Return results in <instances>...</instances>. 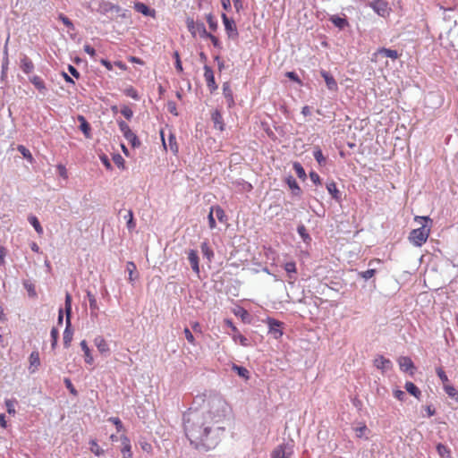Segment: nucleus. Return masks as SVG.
<instances>
[{
  "label": "nucleus",
  "mask_w": 458,
  "mask_h": 458,
  "mask_svg": "<svg viewBox=\"0 0 458 458\" xmlns=\"http://www.w3.org/2000/svg\"><path fill=\"white\" fill-rule=\"evenodd\" d=\"M198 395L193 403L202 402L200 408H189L182 416L183 429L191 445L200 452L215 449L225 432V420L229 413L225 400L219 394Z\"/></svg>",
  "instance_id": "f257e3e1"
},
{
  "label": "nucleus",
  "mask_w": 458,
  "mask_h": 458,
  "mask_svg": "<svg viewBox=\"0 0 458 458\" xmlns=\"http://www.w3.org/2000/svg\"><path fill=\"white\" fill-rule=\"evenodd\" d=\"M64 310L66 314V319H65V329L64 331L63 340H64V347L68 348L71 344V342L72 340L73 331L72 330V322H71V316H72V296L69 293H66L65 294V301H64Z\"/></svg>",
  "instance_id": "f03ea898"
},
{
  "label": "nucleus",
  "mask_w": 458,
  "mask_h": 458,
  "mask_svg": "<svg viewBox=\"0 0 458 458\" xmlns=\"http://www.w3.org/2000/svg\"><path fill=\"white\" fill-rule=\"evenodd\" d=\"M429 232L430 230L422 225L420 227L411 230L409 240L414 246L420 247L427 242Z\"/></svg>",
  "instance_id": "7ed1b4c3"
},
{
  "label": "nucleus",
  "mask_w": 458,
  "mask_h": 458,
  "mask_svg": "<svg viewBox=\"0 0 458 458\" xmlns=\"http://www.w3.org/2000/svg\"><path fill=\"white\" fill-rule=\"evenodd\" d=\"M186 25L192 37L199 35L200 38H204V36L208 33L202 21H195L192 18L188 17L186 20Z\"/></svg>",
  "instance_id": "20e7f679"
},
{
  "label": "nucleus",
  "mask_w": 458,
  "mask_h": 458,
  "mask_svg": "<svg viewBox=\"0 0 458 458\" xmlns=\"http://www.w3.org/2000/svg\"><path fill=\"white\" fill-rule=\"evenodd\" d=\"M293 454V445L290 442L283 443L271 453V458H291Z\"/></svg>",
  "instance_id": "39448f33"
},
{
  "label": "nucleus",
  "mask_w": 458,
  "mask_h": 458,
  "mask_svg": "<svg viewBox=\"0 0 458 458\" xmlns=\"http://www.w3.org/2000/svg\"><path fill=\"white\" fill-rule=\"evenodd\" d=\"M369 6L379 16L386 17L390 13L388 2L386 0H372Z\"/></svg>",
  "instance_id": "423d86ee"
},
{
  "label": "nucleus",
  "mask_w": 458,
  "mask_h": 458,
  "mask_svg": "<svg viewBox=\"0 0 458 458\" xmlns=\"http://www.w3.org/2000/svg\"><path fill=\"white\" fill-rule=\"evenodd\" d=\"M222 20L228 37L232 38H236L238 36V30L234 21L228 18L225 13H222Z\"/></svg>",
  "instance_id": "0eeeda50"
},
{
  "label": "nucleus",
  "mask_w": 458,
  "mask_h": 458,
  "mask_svg": "<svg viewBox=\"0 0 458 458\" xmlns=\"http://www.w3.org/2000/svg\"><path fill=\"white\" fill-rule=\"evenodd\" d=\"M204 78L206 80L207 86L211 92L217 89L218 87L215 81L213 70L208 65L204 66Z\"/></svg>",
  "instance_id": "6e6552de"
},
{
  "label": "nucleus",
  "mask_w": 458,
  "mask_h": 458,
  "mask_svg": "<svg viewBox=\"0 0 458 458\" xmlns=\"http://www.w3.org/2000/svg\"><path fill=\"white\" fill-rule=\"evenodd\" d=\"M267 325L269 328V333H271L276 339H278L283 335V332L281 330V327L283 325L282 322L275 319V318H267Z\"/></svg>",
  "instance_id": "1a4fd4ad"
},
{
  "label": "nucleus",
  "mask_w": 458,
  "mask_h": 458,
  "mask_svg": "<svg viewBox=\"0 0 458 458\" xmlns=\"http://www.w3.org/2000/svg\"><path fill=\"white\" fill-rule=\"evenodd\" d=\"M374 365L377 369L382 372L390 370L393 368V363L389 359L385 358L382 355H378L374 360Z\"/></svg>",
  "instance_id": "9d476101"
},
{
  "label": "nucleus",
  "mask_w": 458,
  "mask_h": 458,
  "mask_svg": "<svg viewBox=\"0 0 458 458\" xmlns=\"http://www.w3.org/2000/svg\"><path fill=\"white\" fill-rule=\"evenodd\" d=\"M398 364L400 367V369L403 372L410 371L411 375L414 374V363L411 360L410 357L407 356H402L398 359Z\"/></svg>",
  "instance_id": "9b49d317"
},
{
  "label": "nucleus",
  "mask_w": 458,
  "mask_h": 458,
  "mask_svg": "<svg viewBox=\"0 0 458 458\" xmlns=\"http://www.w3.org/2000/svg\"><path fill=\"white\" fill-rule=\"evenodd\" d=\"M320 75L324 78L327 87L331 91H336L338 85L335 78L327 71L321 70Z\"/></svg>",
  "instance_id": "f8f14e48"
},
{
  "label": "nucleus",
  "mask_w": 458,
  "mask_h": 458,
  "mask_svg": "<svg viewBox=\"0 0 458 458\" xmlns=\"http://www.w3.org/2000/svg\"><path fill=\"white\" fill-rule=\"evenodd\" d=\"M223 95L226 100L227 106L229 108L234 106V99L233 90L231 89V85L228 81L223 83L222 86Z\"/></svg>",
  "instance_id": "ddd939ff"
},
{
  "label": "nucleus",
  "mask_w": 458,
  "mask_h": 458,
  "mask_svg": "<svg viewBox=\"0 0 458 458\" xmlns=\"http://www.w3.org/2000/svg\"><path fill=\"white\" fill-rule=\"evenodd\" d=\"M188 260L191 264V269L196 273L199 274V255L198 251L195 250H190L188 252Z\"/></svg>",
  "instance_id": "4468645a"
},
{
  "label": "nucleus",
  "mask_w": 458,
  "mask_h": 458,
  "mask_svg": "<svg viewBox=\"0 0 458 458\" xmlns=\"http://www.w3.org/2000/svg\"><path fill=\"white\" fill-rule=\"evenodd\" d=\"M123 458H132L131 441L126 436L121 437Z\"/></svg>",
  "instance_id": "2eb2a0df"
},
{
  "label": "nucleus",
  "mask_w": 458,
  "mask_h": 458,
  "mask_svg": "<svg viewBox=\"0 0 458 458\" xmlns=\"http://www.w3.org/2000/svg\"><path fill=\"white\" fill-rule=\"evenodd\" d=\"M211 120L214 123V128L223 131L225 130V123L222 114L219 110H215L211 114Z\"/></svg>",
  "instance_id": "dca6fc26"
},
{
  "label": "nucleus",
  "mask_w": 458,
  "mask_h": 458,
  "mask_svg": "<svg viewBox=\"0 0 458 458\" xmlns=\"http://www.w3.org/2000/svg\"><path fill=\"white\" fill-rule=\"evenodd\" d=\"M121 11V7L117 4H114L110 2H103L99 4L98 12L101 14H106L109 12H116L119 13Z\"/></svg>",
  "instance_id": "f3484780"
},
{
  "label": "nucleus",
  "mask_w": 458,
  "mask_h": 458,
  "mask_svg": "<svg viewBox=\"0 0 458 458\" xmlns=\"http://www.w3.org/2000/svg\"><path fill=\"white\" fill-rule=\"evenodd\" d=\"M374 55L376 56L381 55L384 57H388L393 60L397 59L400 55L396 50L386 48V47H381V48L377 49Z\"/></svg>",
  "instance_id": "a211bd4d"
},
{
  "label": "nucleus",
  "mask_w": 458,
  "mask_h": 458,
  "mask_svg": "<svg viewBox=\"0 0 458 458\" xmlns=\"http://www.w3.org/2000/svg\"><path fill=\"white\" fill-rule=\"evenodd\" d=\"M327 190L335 201L339 203L342 201V194L337 189L335 182H330L327 183Z\"/></svg>",
  "instance_id": "6ab92c4d"
},
{
  "label": "nucleus",
  "mask_w": 458,
  "mask_h": 458,
  "mask_svg": "<svg viewBox=\"0 0 458 458\" xmlns=\"http://www.w3.org/2000/svg\"><path fill=\"white\" fill-rule=\"evenodd\" d=\"M94 344L100 353L106 355L109 352L108 344L102 336L96 337Z\"/></svg>",
  "instance_id": "aec40b11"
},
{
  "label": "nucleus",
  "mask_w": 458,
  "mask_h": 458,
  "mask_svg": "<svg viewBox=\"0 0 458 458\" xmlns=\"http://www.w3.org/2000/svg\"><path fill=\"white\" fill-rule=\"evenodd\" d=\"M285 182L289 188L292 190V193L295 196H299L301 193V190L296 182V180L293 178V176L289 175L286 177Z\"/></svg>",
  "instance_id": "412c9836"
},
{
  "label": "nucleus",
  "mask_w": 458,
  "mask_h": 458,
  "mask_svg": "<svg viewBox=\"0 0 458 458\" xmlns=\"http://www.w3.org/2000/svg\"><path fill=\"white\" fill-rule=\"evenodd\" d=\"M30 81L34 87L41 93H45L47 90L44 81L38 75H33L30 78Z\"/></svg>",
  "instance_id": "4be33fe9"
},
{
  "label": "nucleus",
  "mask_w": 458,
  "mask_h": 458,
  "mask_svg": "<svg viewBox=\"0 0 458 458\" xmlns=\"http://www.w3.org/2000/svg\"><path fill=\"white\" fill-rule=\"evenodd\" d=\"M78 121L81 123L80 130L83 132L86 138H90V124L88 123L83 115L78 116Z\"/></svg>",
  "instance_id": "5701e85b"
},
{
  "label": "nucleus",
  "mask_w": 458,
  "mask_h": 458,
  "mask_svg": "<svg viewBox=\"0 0 458 458\" xmlns=\"http://www.w3.org/2000/svg\"><path fill=\"white\" fill-rule=\"evenodd\" d=\"M134 8L137 12L146 16H154L155 10L150 9L148 5L143 3L138 2L135 4Z\"/></svg>",
  "instance_id": "b1692460"
},
{
  "label": "nucleus",
  "mask_w": 458,
  "mask_h": 458,
  "mask_svg": "<svg viewBox=\"0 0 458 458\" xmlns=\"http://www.w3.org/2000/svg\"><path fill=\"white\" fill-rule=\"evenodd\" d=\"M123 219L126 221V226L129 231H133L136 228V222L133 217V213L131 209L125 210Z\"/></svg>",
  "instance_id": "393cba45"
},
{
  "label": "nucleus",
  "mask_w": 458,
  "mask_h": 458,
  "mask_svg": "<svg viewBox=\"0 0 458 458\" xmlns=\"http://www.w3.org/2000/svg\"><path fill=\"white\" fill-rule=\"evenodd\" d=\"M21 69L25 73H30L34 70L32 61L26 55L21 59Z\"/></svg>",
  "instance_id": "a878e982"
},
{
  "label": "nucleus",
  "mask_w": 458,
  "mask_h": 458,
  "mask_svg": "<svg viewBox=\"0 0 458 458\" xmlns=\"http://www.w3.org/2000/svg\"><path fill=\"white\" fill-rule=\"evenodd\" d=\"M329 21L338 29L344 30L346 26L349 25L347 20L345 18H342L338 15H332L329 18Z\"/></svg>",
  "instance_id": "bb28decb"
},
{
  "label": "nucleus",
  "mask_w": 458,
  "mask_h": 458,
  "mask_svg": "<svg viewBox=\"0 0 458 458\" xmlns=\"http://www.w3.org/2000/svg\"><path fill=\"white\" fill-rule=\"evenodd\" d=\"M80 344H81V350L84 352L85 362L88 364H92L94 361V359H93V356L91 355L90 349L89 348L87 342L85 340H82Z\"/></svg>",
  "instance_id": "cd10ccee"
},
{
  "label": "nucleus",
  "mask_w": 458,
  "mask_h": 458,
  "mask_svg": "<svg viewBox=\"0 0 458 458\" xmlns=\"http://www.w3.org/2000/svg\"><path fill=\"white\" fill-rule=\"evenodd\" d=\"M404 388L410 394L413 395L417 399H420L421 392L415 384H413L411 381H408L405 383Z\"/></svg>",
  "instance_id": "c85d7f7f"
},
{
  "label": "nucleus",
  "mask_w": 458,
  "mask_h": 458,
  "mask_svg": "<svg viewBox=\"0 0 458 458\" xmlns=\"http://www.w3.org/2000/svg\"><path fill=\"white\" fill-rule=\"evenodd\" d=\"M436 448L441 458H452V452L448 446L439 443L437 445Z\"/></svg>",
  "instance_id": "c756f323"
},
{
  "label": "nucleus",
  "mask_w": 458,
  "mask_h": 458,
  "mask_svg": "<svg viewBox=\"0 0 458 458\" xmlns=\"http://www.w3.org/2000/svg\"><path fill=\"white\" fill-rule=\"evenodd\" d=\"M232 370H233L237 375L245 380H248L250 378V371L242 366L233 364Z\"/></svg>",
  "instance_id": "7c9ffc66"
},
{
  "label": "nucleus",
  "mask_w": 458,
  "mask_h": 458,
  "mask_svg": "<svg viewBox=\"0 0 458 458\" xmlns=\"http://www.w3.org/2000/svg\"><path fill=\"white\" fill-rule=\"evenodd\" d=\"M123 137L131 143L132 148H139L140 146V140L131 130L125 133Z\"/></svg>",
  "instance_id": "2f4dec72"
},
{
  "label": "nucleus",
  "mask_w": 458,
  "mask_h": 458,
  "mask_svg": "<svg viewBox=\"0 0 458 458\" xmlns=\"http://www.w3.org/2000/svg\"><path fill=\"white\" fill-rule=\"evenodd\" d=\"M136 269H137L136 265L132 261L127 262L126 271L128 272V275H129L128 279L130 282H134L136 280V278L138 277Z\"/></svg>",
  "instance_id": "473e14b6"
},
{
  "label": "nucleus",
  "mask_w": 458,
  "mask_h": 458,
  "mask_svg": "<svg viewBox=\"0 0 458 458\" xmlns=\"http://www.w3.org/2000/svg\"><path fill=\"white\" fill-rule=\"evenodd\" d=\"M200 249L202 251L203 256L208 260L211 261L214 258V251L209 247L208 243L207 242H203L200 245Z\"/></svg>",
  "instance_id": "72a5a7b5"
},
{
  "label": "nucleus",
  "mask_w": 458,
  "mask_h": 458,
  "mask_svg": "<svg viewBox=\"0 0 458 458\" xmlns=\"http://www.w3.org/2000/svg\"><path fill=\"white\" fill-rule=\"evenodd\" d=\"M297 233H299V235L301 236V238L302 239V241L304 242L309 243L311 241V237L309 234L304 225L301 224V225H298Z\"/></svg>",
  "instance_id": "f704fd0d"
},
{
  "label": "nucleus",
  "mask_w": 458,
  "mask_h": 458,
  "mask_svg": "<svg viewBox=\"0 0 458 458\" xmlns=\"http://www.w3.org/2000/svg\"><path fill=\"white\" fill-rule=\"evenodd\" d=\"M210 210H212V213L215 212L216 218L220 222H225L226 220V216L224 211V209L220 206H213L210 208Z\"/></svg>",
  "instance_id": "c9c22d12"
},
{
  "label": "nucleus",
  "mask_w": 458,
  "mask_h": 458,
  "mask_svg": "<svg viewBox=\"0 0 458 458\" xmlns=\"http://www.w3.org/2000/svg\"><path fill=\"white\" fill-rule=\"evenodd\" d=\"M284 270L287 272L290 279H295L293 276L296 274V264L293 261L287 262L284 264Z\"/></svg>",
  "instance_id": "e433bc0d"
},
{
  "label": "nucleus",
  "mask_w": 458,
  "mask_h": 458,
  "mask_svg": "<svg viewBox=\"0 0 458 458\" xmlns=\"http://www.w3.org/2000/svg\"><path fill=\"white\" fill-rule=\"evenodd\" d=\"M90 451L97 456H101L104 454L105 451L98 445L95 439L89 441Z\"/></svg>",
  "instance_id": "4c0bfd02"
},
{
  "label": "nucleus",
  "mask_w": 458,
  "mask_h": 458,
  "mask_svg": "<svg viewBox=\"0 0 458 458\" xmlns=\"http://www.w3.org/2000/svg\"><path fill=\"white\" fill-rule=\"evenodd\" d=\"M445 392L448 394L449 397L458 400V391L455 389V387L452 385H449L448 383L444 386Z\"/></svg>",
  "instance_id": "58836bf2"
},
{
  "label": "nucleus",
  "mask_w": 458,
  "mask_h": 458,
  "mask_svg": "<svg viewBox=\"0 0 458 458\" xmlns=\"http://www.w3.org/2000/svg\"><path fill=\"white\" fill-rule=\"evenodd\" d=\"M28 221L34 227V229L36 230L37 233H43V228L40 225L38 219L35 216H29Z\"/></svg>",
  "instance_id": "ea45409f"
},
{
  "label": "nucleus",
  "mask_w": 458,
  "mask_h": 458,
  "mask_svg": "<svg viewBox=\"0 0 458 458\" xmlns=\"http://www.w3.org/2000/svg\"><path fill=\"white\" fill-rule=\"evenodd\" d=\"M6 411L9 414H15L16 399H6L4 401Z\"/></svg>",
  "instance_id": "a19ab883"
},
{
  "label": "nucleus",
  "mask_w": 458,
  "mask_h": 458,
  "mask_svg": "<svg viewBox=\"0 0 458 458\" xmlns=\"http://www.w3.org/2000/svg\"><path fill=\"white\" fill-rule=\"evenodd\" d=\"M313 157L319 165H324L326 163V158L322 153V150L318 147L314 149Z\"/></svg>",
  "instance_id": "79ce46f5"
},
{
  "label": "nucleus",
  "mask_w": 458,
  "mask_h": 458,
  "mask_svg": "<svg viewBox=\"0 0 458 458\" xmlns=\"http://www.w3.org/2000/svg\"><path fill=\"white\" fill-rule=\"evenodd\" d=\"M293 169L300 179L304 180L306 178L305 170L300 163H293Z\"/></svg>",
  "instance_id": "37998d69"
},
{
  "label": "nucleus",
  "mask_w": 458,
  "mask_h": 458,
  "mask_svg": "<svg viewBox=\"0 0 458 458\" xmlns=\"http://www.w3.org/2000/svg\"><path fill=\"white\" fill-rule=\"evenodd\" d=\"M87 297H88V300L89 302V308H90L91 312L98 310V302H97L95 296L90 292H88Z\"/></svg>",
  "instance_id": "c03bdc74"
},
{
  "label": "nucleus",
  "mask_w": 458,
  "mask_h": 458,
  "mask_svg": "<svg viewBox=\"0 0 458 458\" xmlns=\"http://www.w3.org/2000/svg\"><path fill=\"white\" fill-rule=\"evenodd\" d=\"M30 368L34 367L35 369H37L39 366L40 360H39L38 352H32L30 353Z\"/></svg>",
  "instance_id": "a18cd8bd"
},
{
  "label": "nucleus",
  "mask_w": 458,
  "mask_h": 458,
  "mask_svg": "<svg viewBox=\"0 0 458 458\" xmlns=\"http://www.w3.org/2000/svg\"><path fill=\"white\" fill-rule=\"evenodd\" d=\"M168 145H169L170 150L174 154H176L178 152V144L176 142V139H175L174 135L170 134V136L168 138Z\"/></svg>",
  "instance_id": "49530a36"
},
{
  "label": "nucleus",
  "mask_w": 458,
  "mask_h": 458,
  "mask_svg": "<svg viewBox=\"0 0 458 458\" xmlns=\"http://www.w3.org/2000/svg\"><path fill=\"white\" fill-rule=\"evenodd\" d=\"M23 286L27 290V292H28V293H29V295L30 297H36L37 296L35 285L33 284L30 283L29 281H24L23 282Z\"/></svg>",
  "instance_id": "de8ad7c7"
},
{
  "label": "nucleus",
  "mask_w": 458,
  "mask_h": 458,
  "mask_svg": "<svg viewBox=\"0 0 458 458\" xmlns=\"http://www.w3.org/2000/svg\"><path fill=\"white\" fill-rule=\"evenodd\" d=\"M50 335H51V347L53 349H55L57 345V340H58V336H59L58 329L55 327H53L51 329Z\"/></svg>",
  "instance_id": "09e8293b"
},
{
  "label": "nucleus",
  "mask_w": 458,
  "mask_h": 458,
  "mask_svg": "<svg viewBox=\"0 0 458 458\" xmlns=\"http://www.w3.org/2000/svg\"><path fill=\"white\" fill-rule=\"evenodd\" d=\"M354 430H355L356 437L359 438L363 437L365 436L366 432L369 431V429L365 424H361L360 426L356 427L354 428Z\"/></svg>",
  "instance_id": "8fccbe9b"
},
{
  "label": "nucleus",
  "mask_w": 458,
  "mask_h": 458,
  "mask_svg": "<svg viewBox=\"0 0 458 458\" xmlns=\"http://www.w3.org/2000/svg\"><path fill=\"white\" fill-rule=\"evenodd\" d=\"M58 18L69 30H74V25L72 21L67 16H65L63 13H60Z\"/></svg>",
  "instance_id": "3c124183"
},
{
  "label": "nucleus",
  "mask_w": 458,
  "mask_h": 458,
  "mask_svg": "<svg viewBox=\"0 0 458 458\" xmlns=\"http://www.w3.org/2000/svg\"><path fill=\"white\" fill-rule=\"evenodd\" d=\"M376 274V269H368L366 271H362L359 273V276L363 278L364 280H369L371 277H373Z\"/></svg>",
  "instance_id": "603ef678"
},
{
  "label": "nucleus",
  "mask_w": 458,
  "mask_h": 458,
  "mask_svg": "<svg viewBox=\"0 0 458 458\" xmlns=\"http://www.w3.org/2000/svg\"><path fill=\"white\" fill-rule=\"evenodd\" d=\"M204 38H209L215 47H217V48L222 47L221 42L219 41V39L216 36L212 35L211 33L208 32L207 35L204 36Z\"/></svg>",
  "instance_id": "864d4df0"
},
{
  "label": "nucleus",
  "mask_w": 458,
  "mask_h": 458,
  "mask_svg": "<svg viewBox=\"0 0 458 458\" xmlns=\"http://www.w3.org/2000/svg\"><path fill=\"white\" fill-rule=\"evenodd\" d=\"M64 385H65V386L67 387V389L70 391V393H71L72 395L76 396V395L78 394V392H77V390L75 389V387L73 386V385H72V383L71 379H70V378H68V377H65V378L64 379Z\"/></svg>",
  "instance_id": "5fc2aeb1"
},
{
  "label": "nucleus",
  "mask_w": 458,
  "mask_h": 458,
  "mask_svg": "<svg viewBox=\"0 0 458 458\" xmlns=\"http://www.w3.org/2000/svg\"><path fill=\"white\" fill-rule=\"evenodd\" d=\"M436 372H437V375L438 376V377L440 378V380L442 381V383L444 384V386L449 382L448 377L442 368H437L436 369Z\"/></svg>",
  "instance_id": "6e6d98bb"
},
{
  "label": "nucleus",
  "mask_w": 458,
  "mask_h": 458,
  "mask_svg": "<svg viewBox=\"0 0 458 458\" xmlns=\"http://www.w3.org/2000/svg\"><path fill=\"white\" fill-rule=\"evenodd\" d=\"M114 163L120 168H124V159L120 154L113 156Z\"/></svg>",
  "instance_id": "4d7b16f0"
},
{
  "label": "nucleus",
  "mask_w": 458,
  "mask_h": 458,
  "mask_svg": "<svg viewBox=\"0 0 458 458\" xmlns=\"http://www.w3.org/2000/svg\"><path fill=\"white\" fill-rule=\"evenodd\" d=\"M233 340L234 341L238 340L240 344L242 346H248L250 344L249 339L241 334L234 335Z\"/></svg>",
  "instance_id": "13d9d810"
},
{
  "label": "nucleus",
  "mask_w": 458,
  "mask_h": 458,
  "mask_svg": "<svg viewBox=\"0 0 458 458\" xmlns=\"http://www.w3.org/2000/svg\"><path fill=\"white\" fill-rule=\"evenodd\" d=\"M207 21L210 30L215 31L217 29V21L214 19L211 13L207 15Z\"/></svg>",
  "instance_id": "bf43d9fd"
},
{
  "label": "nucleus",
  "mask_w": 458,
  "mask_h": 458,
  "mask_svg": "<svg viewBox=\"0 0 458 458\" xmlns=\"http://www.w3.org/2000/svg\"><path fill=\"white\" fill-rule=\"evenodd\" d=\"M121 114L127 119V120H130L132 115H133V112L132 110L127 106H123L121 109Z\"/></svg>",
  "instance_id": "052dcab7"
},
{
  "label": "nucleus",
  "mask_w": 458,
  "mask_h": 458,
  "mask_svg": "<svg viewBox=\"0 0 458 458\" xmlns=\"http://www.w3.org/2000/svg\"><path fill=\"white\" fill-rule=\"evenodd\" d=\"M84 51L90 55L91 58L94 60H97V53L96 50L89 44L84 45L83 47Z\"/></svg>",
  "instance_id": "680f3d73"
},
{
  "label": "nucleus",
  "mask_w": 458,
  "mask_h": 458,
  "mask_svg": "<svg viewBox=\"0 0 458 458\" xmlns=\"http://www.w3.org/2000/svg\"><path fill=\"white\" fill-rule=\"evenodd\" d=\"M117 123H118L119 129L122 131L123 135H124L125 133H127L128 131H131V128L124 121L118 120Z\"/></svg>",
  "instance_id": "e2e57ef3"
},
{
  "label": "nucleus",
  "mask_w": 458,
  "mask_h": 458,
  "mask_svg": "<svg viewBox=\"0 0 458 458\" xmlns=\"http://www.w3.org/2000/svg\"><path fill=\"white\" fill-rule=\"evenodd\" d=\"M174 57L175 59V69L177 70V72H182L183 69H182V62L180 60L179 53L177 51H175L174 53Z\"/></svg>",
  "instance_id": "0e129e2a"
},
{
  "label": "nucleus",
  "mask_w": 458,
  "mask_h": 458,
  "mask_svg": "<svg viewBox=\"0 0 458 458\" xmlns=\"http://www.w3.org/2000/svg\"><path fill=\"white\" fill-rule=\"evenodd\" d=\"M285 76L290 79L291 81H293L299 84H301V81L300 80L299 76L294 72H287L285 73Z\"/></svg>",
  "instance_id": "69168bd1"
},
{
  "label": "nucleus",
  "mask_w": 458,
  "mask_h": 458,
  "mask_svg": "<svg viewBox=\"0 0 458 458\" xmlns=\"http://www.w3.org/2000/svg\"><path fill=\"white\" fill-rule=\"evenodd\" d=\"M183 332L187 341L191 344H195V339L191 330L188 327H185Z\"/></svg>",
  "instance_id": "338daca9"
},
{
  "label": "nucleus",
  "mask_w": 458,
  "mask_h": 458,
  "mask_svg": "<svg viewBox=\"0 0 458 458\" xmlns=\"http://www.w3.org/2000/svg\"><path fill=\"white\" fill-rule=\"evenodd\" d=\"M56 169H57V172H58V174L63 177V178H67V170L65 168V166L62 164H59L57 165L56 166Z\"/></svg>",
  "instance_id": "774afa93"
}]
</instances>
